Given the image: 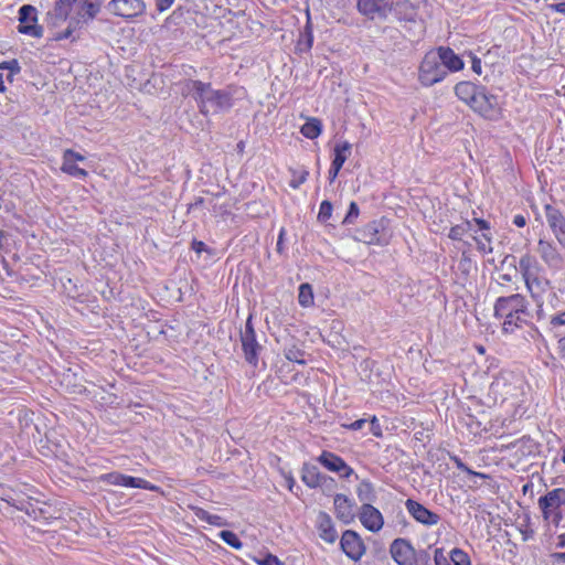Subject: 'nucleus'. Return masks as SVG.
Returning <instances> with one entry per match:
<instances>
[{
  "mask_svg": "<svg viewBox=\"0 0 565 565\" xmlns=\"http://www.w3.org/2000/svg\"><path fill=\"white\" fill-rule=\"evenodd\" d=\"M308 175H309V172L307 170H303L297 179H292L290 181V186L292 189H298L302 183L306 182Z\"/></svg>",
  "mask_w": 565,
  "mask_h": 565,
  "instance_id": "obj_53",
  "label": "nucleus"
},
{
  "mask_svg": "<svg viewBox=\"0 0 565 565\" xmlns=\"http://www.w3.org/2000/svg\"><path fill=\"white\" fill-rule=\"evenodd\" d=\"M356 494L359 500L363 503H371L376 499L373 483L369 480H362L359 483Z\"/></svg>",
  "mask_w": 565,
  "mask_h": 565,
  "instance_id": "obj_30",
  "label": "nucleus"
},
{
  "mask_svg": "<svg viewBox=\"0 0 565 565\" xmlns=\"http://www.w3.org/2000/svg\"><path fill=\"white\" fill-rule=\"evenodd\" d=\"M218 537L225 542L227 545H230L231 547L235 548V550H241L243 547V543L242 541L239 540V537L237 536L236 533H234L233 531H230V530H222L220 533H218Z\"/></svg>",
  "mask_w": 565,
  "mask_h": 565,
  "instance_id": "obj_36",
  "label": "nucleus"
},
{
  "mask_svg": "<svg viewBox=\"0 0 565 565\" xmlns=\"http://www.w3.org/2000/svg\"><path fill=\"white\" fill-rule=\"evenodd\" d=\"M340 170H341V169H340V168H338L337 166H332V164H331V167H330V169H329V173H328V174H329V177H328V178H329V181H330V182H333V181L337 179V177H338V174H339Z\"/></svg>",
  "mask_w": 565,
  "mask_h": 565,
  "instance_id": "obj_61",
  "label": "nucleus"
},
{
  "mask_svg": "<svg viewBox=\"0 0 565 565\" xmlns=\"http://www.w3.org/2000/svg\"><path fill=\"white\" fill-rule=\"evenodd\" d=\"M452 460H454L456 467L460 471L466 472V473L471 475V476L479 477V478H487V475L481 473V472H476L472 469H470L465 462H462V460L460 458L452 457Z\"/></svg>",
  "mask_w": 565,
  "mask_h": 565,
  "instance_id": "obj_42",
  "label": "nucleus"
},
{
  "mask_svg": "<svg viewBox=\"0 0 565 565\" xmlns=\"http://www.w3.org/2000/svg\"><path fill=\"white\" fill-rule=\"evenodd\" d=\"M353 238L367 245H386L388 244L390 236L387 235L384 221L374 220L364 226L356 228Z\"/></svg>",
  "mask_w": 565,
  "mask_h": 565,
  "instance_id": "obj_6",
  "label": "nucleus"
},
{
  "mask_svg": "<svg viewBox=\"0 0 565 565\" xmlns=\"http://www.w3.org/2000/svg\"><path fill=\"white\" fill-rule=\"evenodd\" d=\"M434 562L435 565H450L447 556L444 554V550L439 547L434 551Z\"/></svg>",
  "mask_w": 565,
  "mask_h": 565,
  "instance_id": "obj_49",
  "label": "nucleus"
},
{
  "mask_svg": "<svg viewBox=\"0 0 565 565\" xmlns=\"http://www.w3.org/2000/svg\"><path fill=\"white\" fill-rule=\"evenodd\" d=\"M147 6L143 0H110L107 10L127 21L141 17L146 13Z\"/></svg>",
  "mask_w": 565,
  "mask_h": 565,
  "instance_id": "obj_8",
  "label": "nucleus"
},
{
  "mask_svg": "<svg viewBox=\"0 0 565 565\" xmlns=\"http://www.w3.org/2000/svg\"><path fill=\"white\" fill-rule=\"evenodd\" d=\"M322 131L321 120L318 118H309L300 128V132L308 139H316Z\"/></svg>",
  "mask_w": 565,
  "mask_h": 565,
  "instance_id": "obj_29",
  "label": "nucleus"
},
{
  "mask_svg": "<svg viewBox=\"0 0 565 565\" xmlns=\"http://www.w3.org/2000/svg\"><path fill=\"white\" fill-rule=\"evenodd\" d=\"M254 561L258 565H284V563L276 555L270 553H267L262 558L254 557Z\"/></svg>",
  "mask_w": 565,
  "mask_h": 565,
  "instance_id": "obj_43",
  "label": "nucleus"
},
{
  "mask_svg": "<svg viewBox=\"0 0 565 565\" xmlns=\"http://www.w3.org/2000/svg\"><path fill=\"white\" fill-rule=\"evenodd\" d=\"M558 353L562 359H565V335L558 341Z\"/></svg>",
  "mask_w": 565,
  "mask_h": 565,
  "instance_id": "obj_63",
  "label": "nucleus"
},
{
  "mask_svg": "<svg viewBox=\"0 0 565 565\" xmlns=\"http://www.w3.org/2000/svg\"><path fill=\"white\" fill-rule=\"evenodd\" d=\"M191 248L196 253L201 254L203 252H206L207 254L212 255L213 250L210 248L204 242L193 239L191 244Z\"/></svg>",
  "mask_w": 565,
  "mask_h": 565,
  "instance_id": "obj_48",
  "label": "nucleus"
},
{
  "mask_svg": "<svg viewBox=\"0 0 565 565\" xmlns=\"http://www.w3.org/2000/svg\"><path fill=\"white\" fill-rule=\"evenodd\" d=\"M186 88L203 116L225 113L233 106L232 94L225 89H214L211 83L190 79Z\"/></svg>",
  "mask_w": 565,
  "mask_h": 565,
  "instance_id": "obj_1",
  "label": "nucleus"
},
{
  "mask_svg": "<svg viewBox=\"0 0 565 565\" xmlns=\"http://www.w3.org/2000/svg\"><path fill=\"white\" fill-rule=\"evenodd\" d=\"M351 148L352 146L349 141L337 143L333 149L334 157L331 164L342 169L348 157L351 154Z\"/></svg>",
  "mask_w": 565,
  "mask_h": 565,
  "instance_id": "obj_28",
  "label": "nucleus"
},
{
  "mask_svg": "<svg viewBox=\"0 0 565 565\" xmlns=\"http://www.w3.org/2000/svg\"><path fill=\"white\" fill-rule=\"evenodd\" d=\"M470 108L486 119H495L500 114L498 96L490 94L486 86H480Z\"/></svg>",
  "mask_w": 565,
  "mask_h": 565,
  "instance_id": "obj_7",
  "label": "nucleus"
},
{
  "mask_svg": "<svg viewBox=\"0 0 565 565\" xmlns=\"http://www.w3.org/2000/svg\"><path fill=\"white\" fill-rule=\"evenodd\" d=\"M67 21H68L67 29L71 30V32L73 34L75 31L86 28L92 22L89 19H86V17L83 15L77 10L74 15L68 17Z\"/></svg>",
  "mask_w": 565,
  "mask_h": 565,
  "instance_id": "obj_34",
  "label": "nucleus"
},
{
  "mask_svg": "<svg viewBox=\"0 0 565 565\" xmlns=\"http://www.w3.org/2000/svg\"><path fill=\"white\" fill-rule=\"evenodd\" d=\"M448 76L435 51L425 54L419 65L418 79L422 85L430 87Z\"/></svg>",
  "mask_w": 565,
  "mask_h": 565,
  "instance_id": "obj_4",
  "label": "nucleus"
},
{
  "mask_svg": "<svg viewBox=\"0 0 565 565\" xmlns=\"http://www.w3.org/2000/svg\"><path fill=\"white\" fill-rule=\"evenodd\" d=\"M174 0H156L157 10L160 12L166 11L173 4Z\"/></svg>",
  "mask_w": 565,
  "mask_h": 565,
  "instance_id": "obj_57",
  "label": "nucleus"
},
{
  "mask_svg": "<svg viewBox=\"0 0 565 565\" xmlns=\"http://www.w3.org/2000/svg\"><path fill=\"white\" fill-rule=\"evenodd\" d=\"M550 323L553 327L565 326V311H563L558 315L552 316Z\"/></svg>",
  "mask_w": 565,
  "mask_h": 565,
  "instance_id": "obj_54",
  "label": "nucleus"
},
{
  "mask_svg": "<svg viewBox=\"0 0 565 565\" xmlns=\"http://www.w3.org/2000/svg\"><path fill=\"white\" fill-rule=\"evenodd\" d=\"M241 344L245 361L249 365L256 367L258 365L259 354L263 351V347L257 341L252 315H249L246 320L245 329L241 330Z\"/></svg>",
  "mask_w": 565,
  "mask_h": 565,
  "instance_id": "obj_5",
  "label": "nucleus"
},
{
  "mask_svg": "<svg viewBox=\"0 0 565 565\" xmlns=\"http://www.w3.org/2000/svg\"><path fill=\"white\" fill-rule=\"evenodd\" d=\"M473 239L476 241L477 243V247L480 252L482 253H491L492 252V247L490 246V244L488 243V245L483 242L484 239L481 237H477L475 236Z\"/></svg>",
  "mask_w": 565,
  "mask_h": 565,
  "instance_id": "obj_56",
  "label": "nucleus"
},
{
  "mask_svg": "<svg viewBox=\"0 0 565 565\" xmlns=\"http://www.w3.org/2000/svg\"><path fill=\"white\" fill-rule=\"evenodd\" d=\"M285 355L291 362H297L299 364H305V360L301 359V356L303 355V352L298 350V349H296V348L288 349L286 351Z\"/></svg>",
  "mask_w": 565,
  "mask_h": 565,
  "instance_id": "obj_46",
  "label": "nucleus"
},
{
  "mask_svg": "<svg viewBox=\"0 0 565 565\" xmlns=\"http://www.w3.org/2000/svg\"><path fill=\"white\" fill-rule=\"evenodd\" d=\"M551 556L555 562L565 563V551L553 553Z\"/></svg>",
  "mask_w": 565,
  "mask_h": 565,
  "instance_id": "obj_64",
  "label": "nucleus"
},
{
  "mask_svg": "<svg viewBox=\"0 0 565 565\" xmlns=\"http://www.w3.org/2000/svg\"><path fill=\"white\" fill-rule=\"evenodd\" d=\"M359 519L362 525L370 532H379L384 525V518L381 511L371 503H362Z\"/></svg>",
  "mask_w": 565,
  "mask_h": 565,
  "instance_id": "obj_16",
  "label": "nucleus"
},
{
  "mask_svg": "<svg viewBox=\"0 0 565 565\" xmlns=\"http://www.w3.org/2000/svg\"><path fill=\"white\" fill-rule=\"evenodd\" d=\"M539 508L545 521L558 526L562 522L563 507H565V489L555 488L539 498Z\"/></svg>",
  "mask_w": 565,
  "mask_h": 565,
  "instance_id": "obj_3",
  "label": "nucleus"
},
{
  "mask_svg": "<svg viewBox=\"0 0 565 565\" xmlns=\"http://www.w3.org/2000/svg\"><path fill=\"white\" fill-rule=\"evenodd\" d=\"M298 302L303 308L313 305V290L310 284L303 282L299 286Z\"/></svg>",
  "mask_w": 565,
  "mask_h": 565,
  "instance_id": "obj_32",
  "label": "nucleus"
},
{
  "mask_svg": "<svg viewBox=\"0 0 565 565\" xmlns=\"http://www.w3.org/2000/svg\"><path fill=\"white\" fill-rule=\"evenodd\" d=\"M366 423V419H356L354 420L352 424H350L349 426H347L349 429L351 430H360L363 428V426L365 425Z\"/></svg>",
  "mask_w": 565,
  "mask_h": 565,
  "instance_id": "obj_59",
  "label": "nucleus"
},
{
  "mask_svg": "<svg viewBox=\"0 0 565 565\" xmlns=\"http://www.w3.org/2000/svg\"><path fill=\"white\" fill-rule=\"evenodd\" d=\"M545 216L555 238L565 249V216L557 207L550 204L545 205Z\"/></svg>",
  "mask_w": 565,
  "mask_h": 565,
  "instance_id": "obj_15",
  "label": "nucleus"
},
{
  "mask_svg": "<svg viewBox=\"0 0 565 565\" xmlns=\"http://www.w3.org/2000/svg\"><path fill=\"white\" fill-rule=\"evenodd\" d=\"M337 487L338 484L334 478L326 475L318 488H320L326 495H331L335 491Z\"/></svg>",
  "mask_w": 565,
  "mask_h": 565,
  "instance_id": "obj_40",
  "label": "nucleus"
},
{
  "mask_svg": "<svg viewBox=\"0 0 565 565\" xmlns=\"http://www.w3.org/2000/svg\"><path fill=\"white\" fill-rule=\"evenodd\" d=\"M73 36V33L67 28L63 32H58L53 36L55 41L66 40Z\"/></svg>",
  "mask_w": 565,
  "mask_h": 565,
  "instance_id": "obj_58",
  "label": "nucleus"
},
{
  "mask_svg": "<svg viewBox=\"0 0 565 565\" xmlns=\"http://www.w3.org/2000/svg\"><path fill=\"white\" fill-rule=\"evenodd\" d=\"M360 215V209L356 202L352 201L349 205L348 212L342 221V224L350 225L354 224Z\"/></svg>",
  "mask_w": 565,
  "mask_h": 565,
  "instance_id": "obj_38",
  "label": "nucleus"
},
{
  "mask_svg": "<svg viewBox=\"0 0 565 565\" xmlns=\"http://www.w3.org/2000/svg\"><path fill=\"white\" fill-rule=\"evenodd\" d=\"M62 172L70 174L77 179H85L87 177V171L83 168L77 167L76 162L64 160L61 167Z\"/></svg>",
  "mask_w": 565,
  "mask_h": 565,
  "instance_id": "obj_33",
  "label": "nucleus"
},
{
  "mask_svg": "<svg viewBox=\"0 0 565 565\" xmlns=\"http://www.w3.org/2000/svg\"><path fill=\"white\" fill-rule=\"evenodd\" d=\"M481 85H476L471 82H459L455 86L456 96L465 102L467 105H471Z\"/></svg>",
  "mask_w": 565,
  "mask_h": 565,
  "instance_id": "obj_24",
  "label": "nucleus"
},
{
  "mask_svg": "<svg viewBox=\"0 0 565 565\" xmlns=\"http://www.w3.org/2000/svg\"><path fill=\"white\" fill-rule=\"evenodd\" d=\"M469 57L471 58V68L472 71L480 75L482 73L481 60L477 57L473 53L469 52Z\"/></svg>",
  "mask_w": 565,
  "mask_h": 565,
  "instance_id": "obj_52",
  "label": "nucleus"
},
{
  "mask_svg": "<svg viewBox=\"0 0 565 565\" xmlns=\"http://www.w3.org/2000/svg\"><path fill=\"white\" fill-rule=\"evenodd\" d=\"M340 547L342 552L354 562L360 561L366 551L362 537L354 530H345L342 533Z\"/></svg>",
  "mask_w": 565,
  "mask_h": 565,
  "instance_id": "obj_11",
  "label": "nucleus"
},
{
  "mask_svg": "<svg viewBox=\"0 0 565 565\" xmlns=\"http://www.w3.org/2000/svg\"><path fill=\"white\" fill-rule=\"evenodd\" d=\"M317 460L329 471L339 473L341 478L349 479L351 476H355L358 479L354 470L334 452L323 450Z\"/></svg>",
  "mask_w": 565,
  "mask_h": 565,
  "instance_id": "obj_14",
  "label": "nucleus"
},
{
  "mask_svg": "<svg viewBox=\"0 0 565 565\" xmlns=\"http://www.w3.org/2000/svg\"><path fill=\"white\" fill-rule=\"evenodd\" d=\"M77 11L93 21L102 11L105 0H77Z\"/></svg>",
  "mask_w": 565,
  "mask_h": 565,
  "instance_id": "obj_26",
  "label": "nucleus"
},
{
  "mask_svg": "<svg viewBox=\"0 0 565 565\" xmlns=\"http://www.w3.org/2000/svg\"><path fill=\"white\" fill-rule=\"evenodd\" d=\"M326 473L320 472L317 466L305 463L301 469V480L310 489H317Z\"/></svg>",
  "mask_w": 565,
  "mask_h": 565,
  "instance_id": "obj_23",
  "label": "nucleus"
},
{
  "mask_svg": "<svg viewBox=\"0 0 565 565\" xmlns=\"http://www.w3.org/2000/svg\"><path fill=\"white\" fill-rule=\"evenodd\" d=\"M353 507V501L345 494L338 493L334 495L335 515L344 524H349L354 520Z\"/></svg>",
  "mask_w": 565,
  "mask_h": 565,
  "instance_id": "obj_22",
  "label": "nucleus"
},
{
  "mask_svg": "<svg viewBox=\"0 0 565 565\" xmlns=\"http://www.w3.org/2000/svg\"><path fill=\"white\" fill-rule=\"evenodd\" d=\"M99 480L104 483L111 486H120L126 488H136V489H145L149 491L158 490V487L152 484L146 479L127 476L119 471H111L108 473H104L99 477Z\"/></svg>",
  "mask_w": 565,
  "mask_h": 565,
  "instance_id": "obj_10",
  "label": "nucleus"
},
{
  "mask_svg": "<svg viewBox=\"0 0 565 565\" xmlns=\"http://www.w3.org/2000/svg\"><path fill=\"white\" fill-rule=\"evenodd\" d=\"M513 224L518 227H524L526 225V217L522 214H516L513 217Z\"/></svg>",
  "mask_w": 565,
  "mask_h": 565,
  "instance_id": "obj_60",
  "label": "nucleus"
},
{
  "mask_svg": "<svg viewBox=\"0 0 565 565\" xmlns=\"http://www.w3.org/2000/svg\"><path fill=\"white\" fill-rule=\"evenodd\" d=\"M63 159L77 162V161H84L85 157L72 149H66L63 153Z\"/></svg>",
  "mask_w": 565,
  "mask_h": 565,
  "instance_id": "obj_50",
  "label": "nucleus"
},
{
  "mask_svg": "<svg viewBox=\"0 0 565 565\" xmlns=\"http://www.w3.org/2000/svg\"><path fill=\"white\" fill-rule=\"evenodd\" d=\"M317 529L319 531L320 539L324 542L332 544L337 541L338 533L334 527V523L327 512H319L317 516Z\"/></svg>",
  "mask_w": 565,
  "mask_h": 565,
  "instance_id": "obj_21",
  "label": "nucleus"
},
{
  "mask_svg": "<svg viewBox=\"0 0 565 565\" xmlns=\"http://www.w3.org/2000/svg\"><path fill=\"white\" fill-rule=\"evenodd\" d=\"M393 0H358V10L371 19L385 17L392 9Z\"/></svg>",
  "mask_w": 565,
  "mask_h": 565,
  "instance_id": "obj_18",
  "label": "nucleus"
},
{
  "mask_svg": "<svg viewBox=\"0 0 565 565\" xmlns=\"http://www.w3.org/2000/svg\"><path fill=\"white\" fill-rule=\"evenodd\" d=\"M302 35L305 38L303 44L306 46V50H310L313 44V34L312 28L309 22L306 24Z\"/></svg>",
  "mask_w": 565,
  "mask_h": 565,
  "instance_id": "obj_47",
  "label": "nucleus"
},
{
  "mask_svg": "<svg viewBox=\"0 0 565 565\" xmlns=\"http://www.w3.org/2000/svg\"><path fill=\"white\" fill-rule=\"evenodd\" d=\"M201 519L205 520L209 524L212 525H221L222 518L216 514H210L207 512H204V516H201Z\"/></svg>",
  "mask_w": 565,
  "mask_h": 565,
  "instance_id": "obj_55",
  "label": "nucleus"
},
{
  "mask_svg": "<svg viewBox=\"0 0 565 565\" xmlns=\"http://www.w3.org/2000/svg\"><path fill=\"white\" fill-rule=\"evenodd\" d=\"M415 547L408 539L397 537L390 545V554L397 565H415Z\"/></svg>",
  "mask_w": 565,
  "mask_h": 565,
  "instance_id": "obj_12",
  "label": "nucleus"
},
{
  "mask_svg": "<svg viewBox=\"0 0 565 565\" xmlns=\"http://www.w3.org/2000/svg\"><path fill=\"white\" fill-rule=\"evenodd\" d=\"M473 222L477 224L478 228L482 231L481 237L487 242L491 243L492 237L490 234V223L483 218H475Z\"/></svg>",
  "mask_w": 565,
  "mask_h": 565,
  "instance_id": "obj_41",
  "label": "nucleus"
},
{
  "mask_svg": "<svg viewBox=\"0 0 565 565\" xmlns=\"http://www.w3.org/2000/svg\"><path fill=\"white\" fill-rule=\"evenodd\" d=\"M1 70H8L11 72V75H17L21 72V66L18 62V60L13 58L10 61H4L0 64Z\"/></svg>",
  "mask_w": 565,
  "mask_h": 565,
  "instance_id": "obj_44",
  "label": "nucleus"
},
{
  "mask_svg": "<svg viewBox=\"0 0 565 565\" xmlns=\"http://www.w3.org/2000/svg\"><path fill=\"white\" fill-rule=\"evenodd\" d=\"M76 374L74 373H66L63 375V379L61 381V385L65 387V392L70 394H83L86 392V387L81 384L73 382L75 380Z\"/></svg>",
  "mask_w": 565,
  "mask_h": 565,
  "instance_id": "obj_31",
  "label": "nucleus"
},
{
  "mask_svg": "<svg viewBox=\"0 0 565 565\" xmlns=\"http://www.w3.org/2000/svg\"><path fill=\"white\" fill-rule=\"evenodd\" d=\"M494 317L502 319V331L504 333H513L516 329L522 328L530 317L527 311V301L521 294H513L507 297H499L493 307Z\"/></svg>",
  "mask_w": 565,
  "mask_h": 565,
  "instance_id": "obj_2",
  "label": "nucleus"
},
{
  "mask_svg": "<svg viewBox=\"0 0 565 565\" xmlns=\"http://www.w3.org/2000/svg\"><path fill=\"white\" fill-rule=\"evenodd\" d=\"M536 252L543 263L551 269L558 270L565 263L564 256L553 241L541 237L537 242Z\"/></svg>",
  "mask_w": 565,
  "mask_h": 565,
  "instance_id": "obj_13",
  "label": "nucleus"
},
{
  "mask_svg": "<svg viewBox=\"0 0 565 565\" xmlns=\"http://www.w3.org/2000/svg\"><path fill=\"white\" fill-rule=\"evenodd\" d=\"M445 70L449 73H456L465 67L463 60L455 53L449 46H438L435 51Z\"/></svg>",
  "mask_w": 565,
  "mask_h": 565,
  "instance_id": "obj_20",
  "label": "nucleus"
},
{
  "mask_svg": "<svg viewBox=\"0 0 565 565\" xmlns=\"http://www.w3.org/2000/svg\"><path fill=\"white\" fill-rule=\"evenodd\" d=\"M450 559L454 565H471L469 555L459 547H455L450 552Z\"/></svg>",
  "mask_w": 565,
  "mask_h": 565,
  "instance_id": "obj_37",
  "label": "nucleus"
},
{
  "mask_svg": "<svg viewBox=\"0 0 565 565\" xmlns=\"http://www.w3.org/2000/svg\"><path fill=\"white\" fill-rule=\"evenodd\" d=\"M77 0H56L54 7L46 14L47 24L52 28L60 26L67 21L71 8Z\"/></svg>",
  "mask_w": 565,
  "mask_h": 565,
  "instance_id": "obj_19",
  "label": "nucleus"
},
{
  "mask_svg": "<svg viewBox=\"0 0 565 565\" xmlns=\"http://www.w3.org/2000/svg\"><path fill=\"white\" fill-rule=\"evenodd\" d=\"M405 507L408 513L418 522L427 526L437 524L440 521V516L427 509L424 504L413 499H407Z\"/></svg>",
  "mask_w": 565,
  "mask_h": 565,
  "instance_id": "obj_17",
  "label": "nucleus"
},
{
  "mask_svg": "<svg viewBox=\"0 0 565 565\" xmlns=\"http://www.w3.org/2000/svg\"><path fill=\"white\" fill-rule=\"evenodd\" d=\"M19 33L33 38H42L44 29L38 24V10L31 4H23L19 9Z\"/></svg>",
  "mask_w": 565,
  "mask_h": 565,
  "instance_id": "obj_9",
  "label": "nucleus"
},
{
  "mask_svg": "<svg viewBox=\"0 0 565 565\" xmlns=\"http://www.w3.org/2000/svg\"><path fill=\"white\" fill-rule=\"evenodd\" d=\"M524 281L535 301H540L541 295L546 291L551 284L548 279L540 278L537 274L524 279Z\"/></svg>",
  "mask_w": 565,
  "mask_h": 565,
  "instance_id": "obj_25",
  "label": "nucleus"
},
{
  "mask_svg": "<svg viewBox=\"0 0 565 565\" xmlns=\"http://www.w3.org/2000/svg\"><path fill=\"white\" fill-rule=\"evenodd\" d=\"M286 234V230L282 227L279 232V235H278V239H277V252L278 253H281L282 252V243H284V236Z\"/></svg>",
  "mask_w": 565,
  "mask_h": 565,
  "instance_id": "obj_62",
  "label": "nucleus"
},
{
  "mask_svg": "<svg viewBox=\"0 0 565 565\" xmlns=\"http://www.w3.org/2000/svg\"><path fill=\"white\" fill-rule=\"evenodd\" d=\"M370 431L376 437L382 436V428L379 419L375 416H373L370 420Z\"/></svg>",
  "mask_w": 565,
  "mask_h": 565,
  "instance_id": "obj_51",
  "label": "nucleus"
},
{
  "mask_svg": "<svg viewBox=\"0 0 565 565\" xmlns=\"http://www.w3.org/2000/svg\"><path fill=\"white\" fill-rule=\"evenodd\" d=\"M332 211V203L328 200L322 201L318 213V221L321 223H326L331 217Z\"/></svg>",
  "mask_w": 565,
  "mask_h": 565,
  "instance_id": "obj_39",
  "label": "nucleus"
},
{
  "mask_svg": "<svg viewBox=\"0 0 565 565\" xmlns=\"http://www.w3.org/2000/svg\"><path fill=\"white\" fill-rule=\"evenodd\" d=\"M416 564L415 565H431L430 554L427 550L415 551Z\"/></svg>",
  "mask_w": 565,
  "mask_h": 565,
  "instance_id": "obj_45",
  "label": "nucleus"
},
{
  "mask_svg": "<svg viewBox=\"0 0 565 565\" xmlns=\"http://www.w3.org/2000/svg\"><path fill=\"white\" fill-rule=\"evenodd\" d=\"M519 269L523 279H526L537 274L539 263L534 256L526 253L520 258Z\"/></svg>",
  "mask_w": 565,
  "mask_h": 565,
  "instance_id": "obj_27",
  "label": "nucleus"
},
{
  "mask_svg": "<svg viewBox=\"0 0 565 565\" xmlns=\"http://www.w3.org/2000/svg\"><path fill=\"white\" fill-rule=\"evenodd\" d=\"M472 230V223L468 220L461 224L452 226L449 231L448 237L452 241H460L461 237L469 231Z\"/></svg>",
  "mask_w": 565,
  "mask_h": 565,
  "instance_id": "obj_35",
  "label": "nucleus"
}]
</instances>
